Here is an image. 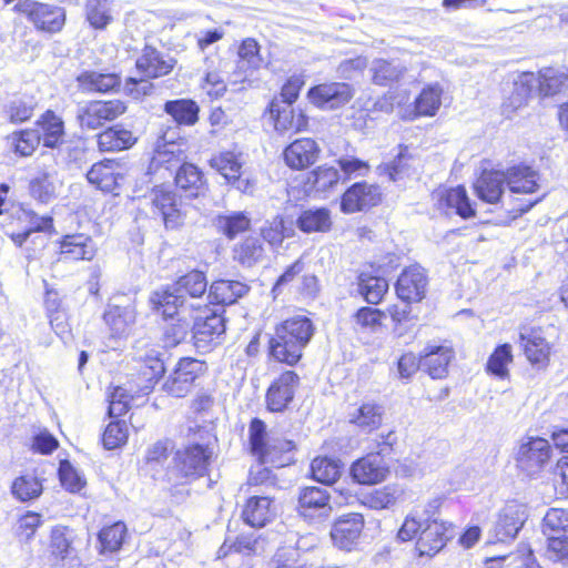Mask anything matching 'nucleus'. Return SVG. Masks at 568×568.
I'll list each match as a JSON object with an SVG mask.
<instances>
[{
  "mask_svg": "<svg viewBox=\"0 0 568 568\" xmlns=\"http://www.w3.org/2000/svg\"><path fill=\"white\" fill-rule=\"evenodd\" d=\"M248 439L251 452L260 462V465L251 469L248 484L274 487L276 478L272 470L263 465L270 464L277 468L287 465L291 462L287 454L295 448V444L292 440L268 435L265 423L258 418L252 419L250 424Z\"/></svg>",
  "mask_w": 568,
  "mask_h": 568,
  "instance_id": "f257e3e1",
  "label": "nucleus"
},
{
  "mask_svg": "<svg viewBox=\"0 0 568 568\" xmlns=\"http://www.w3.org/2000/svg\"><path fill=\"white\" fill-rule=\"evenodd\" d=\"M315 327L304 315L283 321L275 327L270 339V354L280 363L295 365L302 358L303 351L312 339Z\"/></svg>",
  "mask_w": 568,
  "mask_h": 568,
  "instance_id": "f03ea898",
  "label": "nucleus"
},
{
  "mask_svg": "<svg viewBox=\"0 0 568 568\" xmlns=\"http://www.w3.org/2000/svg\"><path fill=\"white\" fill-rule=\"evenodd\" d=\"M547 536L546 556L551 561H568V510L551 508L544 517Z\"/></svg>",
  "mask_w": 568,
  "mask_h": 568,
  "instance_id": "7ed1b4c3",
  "label": "nucleus"
},
{
  "mask_svg": "<svg viewBox=\"0 0 568 568\" xmlns=\"http://www.w3.org/2000/svg\"><path fill=\"white\" fill-rule=\"evenodd\" d=\"M515 460L523 473L536 476L551 463L552 448L549 442L542 437L526 436L518 444Z\"/></svg>",
  "mask_w": 568,
  "mask_h": 568,
  "instance_id": "20e7f679",
  "label": "nucleus"
},
{
  "mask_svg": "<svg viewBox=\"0 0 568 568\" xmlns=\"http://www.w3.org/2000/svg\"><path fill=\"white\" fill-rule=\"evenodd\" d=\"M152 213L159 215L169 230L180 227L185 217L184 203L181 196L164 186H155L150 193Z\"/></svg>",
  "mask_w": 568,
  "mask_h": 568,
  "instance_id": "39448f33",
  "label": "nucleus"
},
{
  "mask_svg": "<svg viewBox=\"0 0 568 568\" xmlns=\"http://www.w3.org/2000/svg\"><path fill=\"white\" fill-rule=\"evenodd\" d=\"M14 10L26 14L38 30L48 33L59 32L65 22L64 9L53 4L26 0L18 2Z\"/></svg>",
  "mask_w": 568,
  "mask_h": 568,
  "instance_id": "423d86ee",
  "label": "nucleus"
},
{
  "mask_svg": "<svg viewBox=\"0 0 568 568\" xmlns=\"http://www.w3.org/2000/svg\"><path fill=\"white\" fill-rule=\"evenodd\" d=\"M212 454L207 445L192 443L175 452L174 466L183 478H199L206 474Z\"/></svg>",
  "mask_w": 568,
  "mask_h": 568,
  "instance_id": "0eeeda50",
  "label": "nucleus"
},
{
  "mask_svg": "<svg viewBox=\"0 0 568 568\" xmlns=\"http://www.w3.org/2000/svg\"><path fill=\"white\" fill-rule=\"evenodd\" d=\"M125 110V104L120 100L91 101L79 106L77 118L82 129L97 130L122 115Z\"/></svg>",
  "mask_w": 568,
  "mask_h": 568,
  "instance_id": "6e6552de",
  "label": "nucleus"
},
{
  "mask_svg": "<svg viewBox=\"0 0 568 568\" xmlns=\"http://www.w3.org/2000/svg\"><path fill=\"white\" fill-rule=\"evenodd\" d=\"M204 362L184 357L181 358L173 374L163 384V389L175 397H184L193 387L195 379L206 371Z\"/></svg>",
  "mask_w": 568,
  "mask_h": 568,
  "instance_id": "1a4fd4ad",
  "label": "nucleus"
},
{
  "mask_svg": "<svg viewBox=\"0 0 568 568\" xmlns=\"http://www.w3.org/2000/svg\"><path fill=\"white\" fill-rule=\"evenodd\" d=\"M204 313L194 316L192 325L194 346L203 352L219 344L225 332V320L221 314L210 310Z\"/></svg>",
  "mask_w": 568,
  "mask_h": 568,
  "instance_id": "9d476101",
  "label": "nucleus"
},
{
  "mask_svg": "<svg viewBox=\"0 0 568 568\" xmlns=\"http://www.w3.org/2000/svg\"><path fill=\"white\" fill-rule=\"evenodd\" d=\"M353 95V88L345 82L322 83L311 88L307 93L311 103L324 110L337 109L346 104Z\"/></svg>",
  "mask_w": 568,
  "mask_h": 568,
  "instance_id": "9b49d317",
  "label": "nucleus"
},
{
  "mask_svg": "<svg viewBox=\"0 0 568 568\" xmlns=\"http://www.w3.org/2000/svg\"><path fill=\"white\" fill-rule=\"evenodd\" d=\"M384 454L385 449L381 448L375 454H368L355 460L351 466L353 479L361 485H376L384 481L389 474V468L382 457Z\"/></svg>",
  "mask_w": 568,
  "mask_h": 568,
  "instance_id": "f8f14e48",
  "label": "nucleus"
},
{
  "mask_svg": "<svg viewBox=\"0 0 568 568\" xmlns=\"http://www.w3.org/2000/svg\"><path fill=\"white\" fill-rule=\"evenodd\" d=\"M331 495L327 489L305 487L298 495V514L310 520L327 518L332 513Z\"/></svg>",
  "mask_w": 568,
  "mask_h": 568,
  "instance_id": "ddd939ff",
  "label": "nucleus"
},
{
  "mask_svg": "<svg viewBox=\"0 0 568 568\" xmlns=\"http://www.w3.org/2000/svg\"><path fill=\"white\" fill-rule=\"evenodd\" d=\"M524 354L531 365L546 367L550 359L552 345L547 341L540 327L523 328L519 334Z\"/></svg>",
  "mask_w": 568,
  "mask_h": 568,
  "instance_id": "4468645a",
  "label": "nucleus"
},
{
  "mask_svg": "<svg viewBox=\"0 0 568 568\" xmlns=\"http://www.w3.org/2000/svg\"><path fill=\"white\" fill-rule=\"evenodd\" d=\"M364 528V517L358 513L341 516L333 525L331 537L336 547L352 550L358 542Z\"/></svg>",
  "mask_w": 568,
  "mask_h": 568,
  "instance_id": "2eb2a0df",
  "label": "nucleus"
},
{
  "mask_svg": "<svg viewBox=\"0 0 568 568\" xmlns=\"http://www.w3.org/2000/svg\"><path fill=\"white\" fill-rule=\"evenodd\" d=\"M150 303L158 313L169 318L174 315L183 316L189 310L200 311L199 303L186 304L184 295L179 294L174 286L155 291L150 297Z\"/></svg>",
  "mask_w": 568,
  "mask_h": 568,
  "instance_id": "dca6fc26",
  "label": "nucleus"
},
{
  "mask_svg": "<svg viewBox=\"0 0 568 568\" xmlns=\"http://www.w3.org/2000/svg\"><path fill=\"white\" fill-rule=\"evenodd\" d=\"M381 201L379 189L366 182H358L345 191L341 209L345 213H355L375 206Z\"/></svg>",
  "mask_w": 568,
  "mask_h": 568,
  "instance_id": "f3484780",
  "label": "nucleus"
},
{
  "mask_svg": "<svg viewBox=\"0 0 568 568\" xmlns=\"http://www.w3.org/2000/svg\"><path fill=\"white\" fill-rule=\"evenodd\" d=\"M298 382V375L292 371L281 374L267 389V408L272 412H283L292 402Z\"/></svg>",
  "mask_w": 568,
  "mask_h": 568,
  "instance_id": "a211bd4d",
  "label": "nucleus"
},
{
  "mask_svg": "<svg viewBox=\"0 0 568 568\" xmlns=\"http://www.w3.org/2000/svg\"><path fill=\"white\" fill-rule=\"evenodd\" d=\"M427 277L420 266L413 265L403 271L396 283L397 296L405 302H418L426 293Z\"/></svg>",
  "mask_w": 568,
  "mask_h": 568,
  "instance_id": "6ab92c4d",
  "label": "nucleus"
},
{
  "mask_svg": "<svg viewBox=\"0 0 568 568\" xmlns=\"http://www.w3.org/2000/svg\"><path fill=\"white\" fill-rule=\"evenodd\" d=\"M538 77L534 72H523L513 81V90L503 102V113L510 116L511 113L528 103L534 90L537 88Z\"/></svg>",
  "mask_w": 568,
  "mask_h": 568,
  "instance_id": "aec40b11",
  "label": "nucleus"
},
{
  "mask_svg": "<svg viewBox=\"0 0 568 568\" xmlns=\"http://www.w3.org/2000/svg\"><path fill=\"white\" fill-rule=\"evenodd\" d=\"M135 306L133 302H120L113 298L104 313V321L112 333L118 336L126 334L135 322Z\"/></svg>",
  "mask_w": 568,
  "mask_h": 568,
  "instance_id": "412c9836",
  "label": "nucleus"
},
{
  "mask_svg": "<svg viewBox=\"0 0 568 568\" xmlns=\"http://www.w3.org/2000/svg\"><path fill=\"white\" fill-rule=\"evenodd\" d=\"M320 148L313 139H297L283 152L285 163L293 170H303L312 165L320 155Z\"/></svg>",
  "mask_w": 568,
  "mask_h": 568,
  "instance_id": "4be33fe9",
  "label": "nucleus"
},
{
  "mask_svg": "<svg viewBox=\"0 0 568 568\" xmlns=\"http://www.w3.org/2000/svg\"><path fill=\"white\" fill-rule=\"evenodd\" d=\"M384 407L375 402H363L354 406L348 413V422L359 432L371 434L377 430L384 419Z\"/></svg>",
  "mask_w": 568,
  "mask_h": 568,
  "instance_id": "5701e85b",
  "label": "nucleus"
},
{
  "mask_svg": "<svg viewBox=\"0 0 568 568\" xmlns=\"http://www.w3.org/2000/svg\"><path fill=\"white\" fill-rule=\"evenodd\" d=\"M270 113L274 119L275 130L278 132H301L307 126V116L302 110H295L292 105H280L277 99L270 103Z\"/></svg>",
  "mask_w": 568,
  "mask_h": 568,
  "instance_id": "b1692460",
  "label": "nucleus"
},
{
  "mask_svg": "<svg viewBox=\"0 0 568 568\" xmlns=\"http://www.w3.org/2000/svg\"><path fill=\"white\" fill-rule=\"evenodd\" d=\"M135 65L142 75L159 78L169 74L173 70L175 60L163 55L154 48L145 47L141 57L138 58Z\"/></svg>",
  "mask_w": 568,
  "mask_h": 568,
  "instance_id": "393cba45",
  "label": "nucleus"
},
{
  "mask_svg": "<svg viewBox=\"0 0 568 568\" xmlns=\"http://www.w3.org/2000/svg\"><path fill=\"white\" fill-rule=\"evenodd\" d=\"M526 520V513L523 506L516 504L507 505L499 514L495 525V537L497 541H506L516 537Z\"/></svg>",
  "mask_w": 568,
  "mask_h": 568,
  "instance_id": "a878e982",
  "label": "nucleus"
},
{
  "mask_svg": "<svg viewBox=\"0 0 568 568\" xmlns=\"http://www.w3.org/2000/svg\"><path fill=\"white\" fill-rule=\"evenodd\" d=\"M437 206L447 215L455 213L463 219L475 216V210L470 204L464 186H457L439 192Z\"/></svg>",
  "mask_w": 568,
  "mask_h": 568,
  "instance_id": "bb28decb",
  "label": "nucleus"
},
{
  "mask_svg": "<svg viewBox=\"0 0 568 568\" xmlns=\"http://www.w3.org/2000/svg\"><path fill=\"white\" fill-rule=\"evenodd\" d=\"M97 248L92 239L84 234L65 235L60 245V254L67 261H91Z\"/></svg>",
  "mask_w": 568,
  "mask_h": 568,
  "instance_id": "cd10ccee",
  "label": "nucleus"
},
{
  "mask_svg": "<svg viewBox=\"0 0 568 568\" xmlns=\"http://www.w3.org/2000/svg\"><path fill=\"white\" fill-rule=\"evenodd\" d=\"M368 70L374 84L387 87L399 82L407 67L397 60L375 59Z\"/></svg>",
  "mask_w": 568,
  "mask_h": 568,
  "instance_id": "c85d7f7f",
  "label": "nucleus"
},
{
  "mask_svg": "<svg viewBox=\"0 0 568 568\" xmlns=\"http://www.w3.org/2000/svg\"><path fill=\"white\" fill-rule=\"evenodd\" d=\"M453 357L454 351L449 346H427L422 356V367L433 378H443L447 374Z\"/></svg>",
  "mask_w": 568,
  "mask_h": 568,
  "instance_id": "c756f323",
  "label": "nucleus"
},
{
  "mask_svg": "<svg viewBox=\"0 0 568 568\" xmlns=\"http://www.w3.org/2000/svg\"><path fill=\"white\" fill-rule=\"evenodd\" d=\"M175 185L186 197H199L206 192L203 173L191 163L182 164L175 174Z\"/></svg>",
  "mask_w": 568,
  "mask_h": 568,
  "instance_id": "7c9ffc66",
  "label": "nucleus"
},
{
  "mask_svg": "<svg viewBox=\"0 0 568 568\" xmlns=\"http://www.w3.org/2000/svg\"><path fill=\"white\" fill-rule=\"evenodd\" d=\"M506 175L503 171H484L474 184L477 196L487 203H497L504 193Z\"/></svg>",
  "mask_w": 568,
  "mask_h": 568,
  "instance_id": "2f4dec72",
  "label": "nucleus"
},
{
  "mask_svg": "<svg viewBox=\"0 0 568 568\" xmlns=\"http://www.w3.org/2000/svg\"><path fill=\"white\" fill-rule=\"evenodd\" d=\"M248 292V286L240 281L219 280L212 283L207 301L212 304L231 305Z\"/></svg>",
  "mask_w": 568,
  "mask_h": 568,
  "instance_id": "473e14b6",
  "label": "nucleus"
},
{
  "mask_svg": "<svg viewBox=\"0 0 568 568\" xmlns=\"http://www.w3.org/2000/svg\"><path fill=\"white\" fill-rule=\"evenodd\" d=\"M447 527L444 523L433 520L422 529L417 540V550L420 556H433L437 554L446 544L448 537L446 535Z\"/></svg>",
  "mask_w": 568,
  "mask_h": 568,
  "instance_id": "72a5a7b5",
  "label": "nucleus"
},
{
  "mask_svg": "<svg viewBox=\"0 0 568 568\" xmlns=\"http://www.w3.org/2000/svg\"><path fill=\"white\" fill-rule=\"evenodd\" d=\"M275 516L268 496H253L247 499L242 511L244 521L252 527H264Z\"/></svg>",
  "mask_w": 568,
  "mask_h": 568,
  "instance_id": "f704fd0d",
  "label": "nucleus"
},
{
  "mask_svg": "<svg viewBox=\"0 0 568 568\" xmlns=\"http://www.w3.org/2000/svg\"><path fill=\"white\" fill-rule=\"evenodd\" d=\"M505 175L511 193H534L539 189V174L529 166H513L505 172Z\"/></svg>",
  "mask_w": 568,
  "mask_h": 568,
  "instance_id": "c9c22d12",
  "label": "nucleus"
},
{
  "mask_svg": "<svg viewBox=\"0 0 568 568\" xmlns=\"http://www.w3.org/2000/svg\"><path fill=\"white\" fill-rule=\"evenodd\" d=\"M119 165L113 161L95 163L87 173L89 183L104 192H112L123 176L118 172Z\"/></svg>",
  "mask_w": 568,
  "mask_h": 568,
  "instance_id": "e433bc0d",
  "label": "nucleus"
},
{
  "mask_svg": "<svg viewBox=\"0 0 568 568\" xmlns=\"http://www.w3.org/2000/svg\"><path fill=\"white\" fill-rule=\"evenodd\" d=\"M83 91L108 93L120 87V77L115 73L82 72L78 78Z\"/></svg>",
  "mask_w": 568,
  "mask_h": 568,
  "instance_id": "4c0bfd02",
  "label": "nucleus"
},
{
  "mask_svg": "<svg viewBox=\"0 0 568 568\" xmlns=\"http://www.w3.org/2000/svg\"><path fill=\"white\" fill-rule=\"evenodd\" d=\"M136 139L130 130L113 126L98 134V145L102 152H113L129 149Z\"/></svg>",
  "mask_w": 568,
  "mask_h": 568,
  "instance_id": "58836bf2",
  "label": "nucleus"
},
{
  "mask_svg": "<svg viewBox=\"0 0 568 568\" xmlns=\"http://www.w3.org/2000/svg\"><path fill=\"white\" fill-rule=\"evenodd\" d=\"M338 182L339 172L337 169L321 165L308 173L305 185L308 192L323 194L336 187Z\"/></svg>",
  "mask_w": 568,
  "mask_h": 568,
  "instance_id": "ea45409f",
  "label": "nucleus"
},
{
  "mask_svg": "<svg viewBox=\"0 0 568 568\" xmlns=\"http://www.w3.org/2000/svg\"><path fill=\"white\" fill-rule=\"evenodd\" d=\"M37 125L38 128L34 130H40L41 141L44 146L53 149L62 142L64 134L63 122L54 112L47 111L37 122Z\"/></svg>",
  "mask_w": 568,
  "mask_h": 568,
  "instance_id": "a19ab883",
  "label": "nucleus"
},
{
  "mask_svg": "<svg viewBox=\"0 0 568 568\" xmlns=\"http://www.w3.org/2000/svg\"><path fill=\"white\" fill-rule=\"evenodd\" d=\"M296 224L304 233L327 232L332 226L331 213L324 207L305 210L298 216Z\"/></svg>",
  "mask_w": 568,
  "mask_h": 568,
  "instance_id": "79ce46f5",
  "label": "nucleus"
},
{
  "mask_svg": "<svg viewBox=\"0 0 568 568\" xmlns=\"http://www.w3.org/2000/svg\"><path fill=\"white\" fill-rule=\"evenodd\" d=\"M215 225L227 239L247 231L251 226V217L245 212H230L220 214L215 219Z\"/></svg>",
  "mask_w": 568,
  "mask_h": 568,
  "instance_id": "37998d69",
  "label": "nucleus"
},
{
  "mask_svg": "<svg viewBox=\"0 0 568 568\" xmlns=\"http://www.w3.org/2000/svg\"><path fill=\"white\" fill-rule=\"evenodd\" d=\"M403 490L396 485H386L365 495L362 504L371 509H386L393 506L402 496Z\"/></svg>",
  "mask_w": 568,
  "mask_h": 568,
  "instance_id": "c03bdc74",
  "label": "nucleus"
},
{
  "mask_svg": "<svg viewBox=\"0 0 568 568\" xmlns=\"http://www.w3.org/2000/svg\"><path fill=\"white\" fill-rule=\"evenodd\" d=\"M173 286L179 294L201 298L206 292L207 281L203 272L194 270L179 277Z\"/></svg>",
  "mask_w": 568,
  "mask_h": 568,
  "instance_id": "a18cd8bd",
  "label": "nucleus"
},
{
  "mask_svg": "<svg viewBox=\"0 0 568 568\" xmlns=\"http://www.w3.org/2000/svg\"><path fill=\"white\" fill-rule=\"evenodd\" d=\"M243 154L241 152L224 151L213 156L210 164L229 181L242 171Z\"/></svg>",
  "mask_w": 568,
  "mask_h": 568,
  "instance_id": "49530a36",
  "label": "nucleus"
},
{
  "mask_svg": "<svg viewBox=\"0 0 568 568\" xmlns=\"http://www.w3.org/2000/svg\"><path fill=\"white\" fill-rule=\"evenodd\" d=\"M30 194L33 199L42 203H49L55 197V185L53 174L50 171L42 170L31 179L29 183Z\"/></svg>",
  "mask_w": 568,
  "mask_h": 568,
  "instance_id": "de8ad7c7",
  "label": "nucleus"
},
{
  "mask_svg": "<svg viewBox=\"0 0 568 568\" xmlns=\"http://www.w3.org/2000/svg\"><path fill=\"white\" fill-rule=\"evenodd\" d=\"M164 110L179 124L192 125L197 121L199 106L192 100L168 101Z\"/></svg>",
  "mask_w": 568,
  "mask_h": 568,
  "instance_id": "09e8293b",
  "label": "nucleus"
},
{
  "mask_svg": "<svg viewBox=\"0 0 568 568\" xmlns=\"http://www.w3.org/2000/svg\"><path fill=\"white\" fill-rule=\"evenodd\" d=\"M342 465L339 462L327 458L317 457L311 464L313 478L322 484H333L341 475Z\"/></svg>",
  "mask_w": 568,
  "mask_h": 568,
  "instance_id": "8fccbe9b",
  "label": "nucleus"
},
{
  "mask_svg": "<svg viewBox=\"0 0 568 568\" xmlns=\"http://www.w3.org/2000/svg\"><path fill=\"white\" fill-rule=\"evenodd\" d=\"M85 16L94 29H104L113 19L109 0H87Z\"/></svg>",
  "mask_w": 568,
  "mask_h": 568,
  "instance_id": "3c124183",
  "label": "nucleus"
},
{
  "mask_svg": "<svg viewBox=\"0 0 568 568\" xmlns=\"http://www.w3.org/2000/svg\"><path fill=\"white\" fill-rule=\"evenodd\" d=\"M264 255V248L256 237H246L234 248V258L242 265L252 266L260 262Z\"/></svg>",
  "mask_w": 568,
  "mask_h": 568,
  "instance_id": "603ef678",
  "label": "nucleus"
},
{
  "mask_svg": "<svg viewBox=\"0 0 568 568\" xmlns=\"http://www.w3.org/2000/svg\"><path fill=\"white\" fill-rule=\"evenodd\" d=\"M271 568H308L307 561L303 558L300 546H283L277 549Z\"/></svg>",
  "mask_w": 568,
  "mask_h": 568,
  "instance_id": "864d4df0",
  "label": "nucleus"
},
{
  "mask_svg": "<svg viewBox=\"0 0 568 568\" xmlns=\"http://www.w3.org/2000/svg\"><path fill=\"white\" fill-rule=\"evenodd\" d=\"M11 493L20 501H29L41 495L42 484L33 475H23L14 479Z\"/></svg>",
  "mask_w": 568,
  "mask_h": 568,
  "instance_id": "5fc2aeb1",
  "label": "nucleus"
},
{
  "mask_svg": "<svg viewBox=\"0 0 568 568\" xmlns=\"http://www.w3.org/2000/svg\"><path fill=\"white\" fill-rule=\"evenodd\" d=\"M359 293L367 303L377 304L382 301L384 294L388 291V283L379 276H359Z\"/></svg>",
  "mask_w": 568,
  "mask_h": 568,
  "instance_id": "6e6d98bb",
  "label": "nucleus"
},
{
  "mask_svg": "<svg viewBox=\"0 0 568 568\" xmlns=\"http://www.w3.org/2000/svg\"><path fill=\"white\" fill-rule=\"evenodd\" d=\"M126 527L123 523L118 521L109 527H104L99 532L100 551L114 552L118 551L123 542Z\"/></svg>",
  "mask_w": 568,
  "mask_h": 568,
  "instance_id": "4d7b16f0",
  "label": "nucleus"
},
{
  "mask_svg": "<svg viewBox=\"0 0 568 568\" xmlns=\"http://www.w3.org/2000/svg\"><path fill=\"white\" fill-rule=\"evenodd\" d=\"M513 362L511 346L509 344H503L498 346L490 355L487 362V371L504 379L508 377V364Z\"/></svg>",
  "mask_w": 568,
  "mask_h": 568,
  "instance_id": "13d9d810",
  "label": "nucleus"
},
{
  "mask_svg": "<svg viewBox=\"0 0 568 568\" xmlns=\"http://www.w3.org/2000/svg\"><path fill=\"white\" fill-rule=\"evenodd\" d=\"M237 54L239 68L244 71L255 70L260 68L262 63V58L260 55V47L257 42L252 38L243 40L239 48Z\"/></svg>",
  "mask_w": 568,
  "mask_h": 568,
  "instance_id": "bf43d9fd",
  "label": "nucleus"
},
{
  "mask_svg": "<svg viewBox=\"0 0 568 568\" xmlns=\"http://www.w3.org/2000/svg\"><path fill=\"white\" fill-rule=\"evenodd\" d=\"M442 89L439 85H429L424 89L415 101L416 111L420 115H434L440 106Z\"/></svg>",
  "mask_w": 568,
  "mask_h": 568,
  "instance_id": "052dcab7",
  "label": "nucleus"
},
{
  "mask_svg": "<svg viewBox=\"0 0 568 568\" xmlns=\"http://www.w3.org/2000/svg\"><path fill=\"white\" fill-rule=\"evenodd\" d=\"M72 531L67 527L58 526L51 531V551L57 558L63 560L72 552Z\"/></svg>",
  "mask_w": 568,
  "mask_h": 568,
  "instance_id": "680f3d73",
  "label": "nucleus"
},
{
  "mask_svg": "<svg viewBox=\"0 0 568 568\" xmlns=\"http://www.w3.org/2000/svg\"><path fill=\"white\" fill-rule=\"evenodd\" d=\"M306 272V263L303 256L298 257L294 263L285 267L282 275L277 278L273 286V293H281L285 287L293 283H298L302 275Z\"/></svg>",
  "mask_w": 568,
  "mask_h": 568,
  "instance_id": "e2e57ef3",
  "label": "nucleus"
},
{
  "mask_svg": "<svg viewBox=\"0 0 568 568\" xmlns=\"http://www.w3.org/2000/svg\"><path fill=\"white\" fill-rule=\"evenodd\" d=\"M128 436L129 433L125 422H111L103 433V446L106 449H115L126 443Z\"/></svg>",
  "mask_w": 568,
  "mask_h": 568,
  "instance_id": "0e129e2a",
  "label": "nucleus"
},
{
  "mask_svg": "<svg viewBox=\"0 0 568 568\" xmlns=\"http://www.w3.org/2000/svg\"><path fill=\"white\" fill-rule=\"evenodd\" d=\"M14 150L21 156H29L41 142L40 130L29 129L13 134Z\"/></svg>",
  "mask_w": 568,
  "mask_h": 568,
  "instance_id": "69168bd1",
  "label": "nucleus"
},
{
  "mask_svg": "<svg viewBox=\"0 0 568 568\" xmlns=\"http://www.w3.org/2000/svg\"><path fill=\"white\" fill-rule=\"evenodd\" d=\"M59 477L62 486L71 493L80 491L85 485L83 476L69 460H62L60 463Z\"/></svg>",
  "mask_w": 568,
  "mask_h": 568,
  "instance_id": "338daca9",
  "label": "nucleus"
},
{
  "mask_svg": "<svg viewBox=\"0 0 568 568\" xmlns=\"http://www.w3.org/2000/svg\"><path fill=\"white\" fill-rule=\"evenodd\" d=\"M191 323L185 315L179 316L175 323L170 324L163 334L166 347H173L184 341L190 332Z\"/></svg>",
  "mask_w": 568,
  "mask_h": 568,
  "instance_id": "774afa93",
  "label": "nucleus"
}]
</instances>
